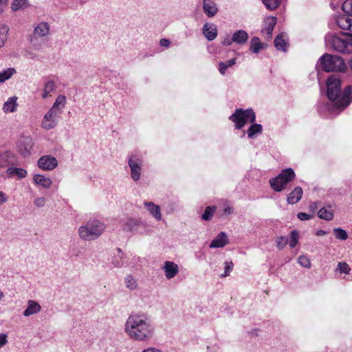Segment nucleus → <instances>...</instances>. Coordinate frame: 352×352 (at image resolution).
<instances>
[{
	"label": "nucleus",
	"mask_w": 352,
	"mask_h": 352,
	"mask_svg": "<svg viewBox=\"0 0 352 352\" xmlns=\"http://www.w3.org/2000/svg\"><path fill=\"white\" fill-rule=\"evenodd\" d=\"M326 44L333 50L343 53L352 54V36L342 38L333 34H329L325 37Z\"/></svg>",
	"instance_id": "5"
},
{
	"label": "nucleus",
	"mask_w": 352,
	"mask_h": 352,
	"mask_svg": "<svg viewBox=\"0 0 352 352\" xmlns=\"http://www.w3.org/2000/svg\"><path fill=\"white\" fill-rule=\"evenodd\" d=\"M336 270H338L340 273L347 274L349 273L351 268L346 263H339Z\"/></svg>",
	"instance_id": "45"
},
{
	"label": "nucleus",
	"mask_w": 352,
	"mask_h": 352,
	"mask_svg": "<svg viewBox=\"0 0 352 352\" xmlns=\"http://www.w3.org/2000/svg\"><path fill=\"white\" fill-rule=\"evenodd\" d=\"M232 37H230L229 36H228L226 38H225L223 39V41H222V44L225 46H229L232 43H234V41H232Z\"/></svg>",
	"instance_id": "50"
},
{
	"label": "nucleus",
	"mask_w": 352,
	"mask_h": 352,
	"mask_svg": "<svg viewBox=\"0 0 352 352\" xmlns=\"http://www.w3.org/2000/svg\"><path fill=\"white\" fill-rule=\"evenodd\" d=\"M298 232L296 230L292 231L290 234V241L289 242L291 248H294L298 243Z\"/></svg>",
	"instance_id": "42"
},
{
	"label": "nucleus",
	"mask_w": 352,
	"mask_h": 352,
	"mask_svg": "<svg viewBox=\"0 0 352 352\" xmlns=\"http://www.w3.org/2000/svg\"><path fill=\"white\" fill-rule=\"evenodd\" d=\"M327 89L329 102L319 105L320 112L327 111L331 114H338L352 102V87L347 86L342 91L340 80L335 75L328 78Z\"/></svg>",
	"instance_id": "1"
},
{
	"label": "nucleus",
	"mask_w": 352,
	"mask_h": 352,
	"mask_svg": "<svg viewBox=\"0 0 352 352\" xmlns=\"http://www.w3.org/2000/svg\"><path fill=\"white\" fill-rule=\"evenodd\" d=\"M8 177L18 176L19 178H25L27 176V171L21 168L10 167L6 170Z\"/></svg>",
	"instance_id": "30"
},
{
	"label": "nucleus",
	"mask_w": 352,
	"mask_h": 352,
	"mask_svg": "<svg viewBox=\"0 0 352 352\" xmlns=\"http://www.w3.org/2000/svg\"><path fill=\"white\" fill-rule=\"evenodd\" d=\"M274 45L278 50L286 51L287 42L284 33L278 34L274 39Z\"/></svg>",
	"instance_id": "29"
},
{
	"label": "nucleus",
	"mask_w": 352,
	"mask_h": 352,
	"mask_svg": "<svg viewBox=\"0 0 352 352\" xmlns=\"http://www.w3.org/2000/svg\"><path fill=\"white\" fill-rule=\"evenodd\" d=\"M349 65H350V67L352 70V58H351L350 61H349Z\"/></svg>",
	"instance_id": "59"
},
{
	"label": "nucleus",
	"mask_w": 352,
	"mask_h": 352,
	"mask_svg": "<svg viewBox=\"0 0 352 352\" xmlns=\"http://www.w3.org/2000/svg\"><path fill=\"white\" fill-rule=\"evenodd\" d=\"M298 263L299 265L305 268H310L311 267V262L309 258L305 255H301L298 257Z\"/></svg>",
	"instance_id": "43"
},
{
	"label": "nucleus",
	"mask_w": 352,
	"mask_h": 352,
	"mask_svg": "<svg viewBox=\"0 0 352 352\" xmlns=\"http://www.w3.org/2000/svg\"><path fill=\"white\" fill-rule=\"evenodd\" d=\"M216 210L215 206H208L206 208L204 212L201 216V219L204 221H208L211 219L214 212Z\"/></svg>",
	"instance_id": "40"
},
{
	"label": "nucleus",
	"mask_w": 352,
	"mask_h": 352,
	"mask_svg": "<svg viewBox=\"0 0 352 352\" xmlns=\"http://www.w3.org/2000/svg\"><path fill=\"white\" fill-rule=\"evenodd\" d=\"M327 232L324 231V230H317L316 232V236H324L325 234H327Z\"/></svg>",
	"instance_id": "56"
},
{
	"label": "nucleus",
	"mask_w": 352,
	"mask_h": 352,
	"mask_svg": "<svg viewBox=\"0 0 352 352\" xmlns=\"http://www.w3.org/2000/svg\"><path fill=\"white\" fill-rule=\"evenodd\" d=\"M342 8L344 12L352 15V0H346L342 3Z\"/></svg>",
	"instance_id": "44"
},
{
	"label": "nucleus",
	"mask_w": 352,
	"mask_h": 352,
	"mask_svg": "<svg viewBox=\"0 0 352 352\" xmlns=\"http://www.w3.org/2000/svg\"><path fill=\"white\" fill-rule=\"evenodd\" d=\"M319 63L322 70L330 72H344L346 66L344 60L336 55L324 54L319 59Z\"/></svg>",
	"instance_id": "6"
},
{
	"label": "nucleus",
	"mask_w": 352,
	"mask_h": 352,
	"mask_svg": "<svg viewBox=\"0 0 352 352\" xmlns=\"http://www.w3.org/2000/svg\"><path fill=\"white\" fill-rule=\"evenodd\" d=\"M142 352H163L162 350H160L155 347H148L144 350H142Z\"/></svg>",
	"instance_id": "53"
},
{
	"label": "nucleus",
	"mask_w": 352,
	"mask_h": 352,
	"mask_svg": "<svg viewBox=\"0 0 352 352\" xmlns=\"http://www.w3.org/2000/svg\"><path fill=\"white\" fill-rule=\"evenodd\" d=\"M17 100L18 98L15 96L9 98L3 105V112L6 113L15 112L18 107Z\"/></svg>",
	"instance_id": "22"
},
{
	"label": "nucleus",
	"mask_w": 352,
	"mask_h": 352,
	"mask_svg": "<svg viewBox=\"0 0 352 352\" xmlns=\"http://www.w3.org/2000/svg\"><path fill=\"white\" fill-rule=\"evenodd\" d=\"M16 69L12 67L8 68L2 72H0V84L11 78L12 76L16 74Z\"/></svg>",
	"instance_id": "35"
},
{
	"label": "nucleus",
	"mask_w": 352,
	"mask_h": 352,
	"mask_svg": "<svg viewBox=\"0 0 352 352\" xmlns=\"http://www.w3.org/2000/svg\"><path fill=\"white\" fill-rule=\"evenodd\" d=\"M67 98L64 95H59L55 100L52 107L44 115L41 126L49 131L56 127L59 118L65 107Z\"/></svg>",
	"instance_id": "3"
},
{
	"label": "nucleus",
	"mask_w": 352,
	"mask_h": 352,
	"mask_svg": "<svg viewBox=\"0 0 352 352\" xmlns=\"http://www.w3.org/2000/svg\"><path fill=\"white\" fill-rule=\"evenodd\" d=\"M8 201V197L6 195L2 192L0 191V205L6 203Z\"/></svg>",
	"instance_id": "52"
},
{
	"label": "nucleus",
	"mask_w": 352,
	"mask_h": 352,
	"mask_svg": "<svg viewBox=\"0 0 352 352\" xmlns=\"http://www.w3.org/2000/svg\"><path fill=\"white\" fill-rule=\"evenodd\" d=\"M9 32V28L5 24H0V48L4 46Z\"/></svg>",
	"instance_id": "36"
},
{
	"label": "nucleus",
	"mask_w": 352,
	"mask_h": 352,
	"mask_svg": "<svg viewBox=\"0 0 352 352\" xmlns=\"http://www.w3.org/2000/svg\"><path fill=\"white\" fill-rule=\"evenodd\" d=\"M50 34V25L45 21L39 22L34 28L33 36L30 39V43L34 44L37 38L47 37Z\"/></svg>",
	"instance_id": "10"
},
{
	"label": "nucleus",
	"mask_w": 352,
	"mask_h": 352,
	"mask_svg": "<svg viewBox=\"0 0 352 352\" xmlns=\"http://www.w3.org/2000/svg\"><path fill=\"white\" fill-rule=\"evenodd\" d=\"M302 189L300 186L296 187L287 196V201L289 204L298 203L302 196Z\"/></svg>",
	"instance_id": "23"
},
{
	"label": "nucleus",
	"mask_w": 352,
	"mask_h": 352,
	"mask_svg": "<svg viewBox=\"0 0 352 352\" xmlns=\"http://www.w3.org/2000/svg\"><path fill=\"white\" fill-rule=\"evenodd\" d=\"M41 310V307L38 302L32 300H30L28 302V307L23 311V316L28 317L40 312Z\"/></svg>",
	"instance_id": "24"
},
{
	"label": "nucleus",
	"mask_w": 352,
	"mask_h": 352,
	"mask_svg": "<svg viewBox=\"0 0 352 352\" xmlns=\"http://www.w3.org/2000/svg\"><path fill=\"white\" fill-rule=\"evenodd\" d=\"M277 19L276 16H267L264 20V28L262 30L265 38L270 39L272 36L274 28L276 24Z\"/></svg>",
	"instance_id": "14"
},
{
	"label": "nucleus",
	"mask_w": 352,
	"mask_h": 352,
	"mask_svg": "<svg viewBox=\"0 0 352 352\" xmlns=\"http://www.w3.org/2000/svg\"><path fill=\"white\" fill-rule=\"evenodd\" d=\"M310 207L311 208H316V203H312L311 205H310Z\"/></svg>",
	"instance_id": "58"
},
{
	"label": "nucleus",
	"mask_w": 352,
	"mask_h": 352,
	"mask_svg": "<svg viewBox=\"0 0 352 352\" xmlns=\"http://www.w3.org/2000/svg\"><path fill=\"white\" fill-rule=\"evenodd\" d=\"M203 10L208 17H213L218 12V8L212 0H203Z\"/></svg>",
	"instance_id": "17"
},
{
	"label": "nucleus",
	"mask_w": 352,
	"mask_h": 352,
	"mask_svg": "<svg viewBox=\"0 0 352 352\" xmlns=\"http://www.w3.org/2000/svg\"><path fill=\"white\" fill-rule=\"evenodd\" d=\"M288 241L286 237L279 236L276 239L277 247L278 249L282 250L287 243Z\"/></svg>",
	"instance_id": "46"
},
{
	"label": "nucleus",
	"mask_w": 352,
	"mask_h": 352,
	"mask_svg": "<svg viewBox=\"0 0 352 352\" xmlns=\"http://www.w3.org/2000/svg\"><path fill=\"white\" fill-rule=\"evenodd\" d=\"M262 126L259 124H254L250 126L248 130V135L250 138H253L255 135L261 133Z\"/></svg>",
	"instance_id": "38"
},
{
	"label": "nucleus",
	"mask_w": 352,
	"mask_h": 352,
	"mask_svg": "<svg viewBox=\"0 0 352 352\" xmlns=\"http://www.w3.org/2000/svg\"><path fill=\"white\" fill-rule=\"evenodd\" d=\"M203 33L208 41H212L217 36V30L214 24L206 23L203 26Z\"/></svg>",
	"instance_id": "21"
},
{
	"label": "nucleus",
	"mask_w": 352,
	"mask_h": 352,
	"mask_svg": "<svg viewBox=\"0 0 352 352\" xmlns=\"http://www.w3.org/2000/svg\"><path fill=\"white\" fill-rule=\"evenodd\" d=\"M105 228L104 223L98 219H91L78 228V234L79 238L83 241H94L102 234Z\"/></svg>",
	"instance_id": "4"
},
{
	"label": "nucleus",
	"mask_w": 352,
	"mask_h": 352,
	"mask_svg": "<svg viewBox=\"0 0 352 352\" xmlns=\"http://www.w3.org/2000/svg\"><path fill=\"white\" fill-rule=\"evenodd\" d=\"M111 263L115 267H122L124 265L123 253L120 249H118V254L112 258Z\"/></svg>",
	"instance_id": "34"
},
{
	"label": "nucleus",
	"mask_w": 352,
	"mask_h": 352,
	"mask_svg": "<svg viewBox=\"0 0 352 352\" xmlns=\"http://www.w3.org/2000/svg\"><path fill=\"white\" fill-rule=\"evenodd\" d=\"M298 218L301 221L309 220L312 218V216L305 212H299L297 214Z\"/></svg>",
	"instance_id": "49"
},
{
	"label": "nucleus",
	"mask_w": 352,
	"mask_h": 352,
	"mask_svg": "<svg viewBox=\"0 0 352 352\" xmlns=\"http://www.w3.org/2000/svg\"><path fill=\"white\" fill-rule=\"evenodd\" d=\"M163 270H164L165 276L167 279L174 278L179 272L178 265L173 261H166Z\"/></svg>",
	"instance_id": "15"
},
{
	"label": "nucleus",
	"mask_w": 352,
	"mask_h": 352,
	"mask_svg": "<svg viewBox=\"0 0 352 352\" xmlns=\"http://www.w3.org/2000/svg\"><path fill=\"white\" fill-rule=\"evenodd\" d=\"M266 47L265 44L261 42L258 37H253L250 41V50L254 54H258L261 50Z\"/></svg>",
	"instance_id": "28"
},
{
	"label": "nucleus",
	"mask_w": 352,
	"mask_h": 352,
	"mask_svg": "<svg viewBox=\"0 0 352 352\" xmlns=\"http://www.w3.org/2000/svg\"><path fill=\"white\" fill-rule=\"evenodd\" d=\"M124 285L127 289L131 291L137 289L138 287V283L136 278H135L132 275L129 274L124 277Z\"/></svg>",
	"instance_id": "32"
},
{
	"label": "nucleus",
	"mask_w": 352,
	"mask_h": 352,
	"mask_svg": "<svg viewBox=\"0 0 352 352\" xmlns=\"http://www.w3.org/2000/svg\"><path fill=\"white\" fill-rule=\"evenodd\" d=\"M122 228L124 231L136 232L141 234H145L147 230V225L140 219L129 218L122 221Z\"/></svg>",
	"instance_id": "9"
},
{
	"label": "nucleus",
	"mask_w": 352,
	"mask_h": 352,
	"mask_svg": "<svg viewBox=\"0 0 352 352\" xmlns=\"http://www.w3.org/2000/svg\"><path fill=\"white\" fill-rule=\"evenodd\" d=\"M30 6V4L28 0H13L11 3V10L13 12H16L19 10H24Z\"/></svg>",
	"instance_id": "31"
},
{
	"label": "nucleus",
	"mask_w": 352,
	"mask_h": 352,
	"mask_svg": "<svg viewBox=\"0 0 352 352\" xmlns=\"http://www.w3.org/2000/svg\"><path fill=\"white\" fill-rule=\"evenodd\" d=\"M131 168V175L134 181H138L140 179L141 170L142 166V160L136 155H132L128 161Z\"/></svg>",
	"instance_id": "11"
},
{
	"label": "nucleus",
	"mask_w": 352,
	"mask_h": 352,
	"mask_svg": "<svg viewBox=\"0 0 352 352\" xmlns=\"http://www.w3.org/2000/svg\"><path fill=\"white\" fill-rule=\"evenodd\" d=\"M56 85L54 80H47L43 85V92L41 94L42 98L47 99L49 97H51L52 93H54L56 91Z\"/></svg>",
	"instance_id": "20"
},
{
	"label": "nucleus",
	"mask_w": 352,
	"mask_h": 352,
	"mask_svg": "<svg viewBox=\"0 0 352 352\" xmlns=\"http://www.w3.org/2000/svg\"><path fill=\"white\" fill-rule=\"evenodd\" d=\"M46 199L45 197H39L34 199V204L37 208H41L43 207L45 205Z\"/></svg>",
	"instance_id": "48"
},
{
	"label": "nucleus",
	"mask_w": 352,
	"mask_h": 352,
	"mask_svg": "<svg viewBox=\"0 0 352 352\" xmlns=\"http://www.w3.org/2000/svg\"><path fill=\"white\" fill-rule=\"evenodd\" d=\"M155 328L149 317L145 313H132L124 324V333L129 338L135 342H148L155 334Z\"/></svg>",
	"instance_id": "2"
},
{
	"label": "nucleus",
	"mask_w": 352,
	"mask_h": 352,
	"mask_svg": "<svg viewBox=\"0 0 352 352\" xmlns=\"http://www.w3.org/2000/svg\"><path fill=\"white\" fill-rule=\"evenodd\" d=\"M225 264V272H224V274L223 275V276L226 277L227 276H228L230 273V272L233 269V263L232 261H226L224 263Z\"/></svg>",
	"instance_id": "47"
},
{
	"label": "nucleus",
	"mask_w": 352,
	"mask_h": 352,
	"mask_svg": "<svg viewBox=\"0 0 352 352\" xmlns=\"http://www.w3.org/2000/svg\"><path fill=\"white\" fill-rule=\"evenodd\" d=\"M34 182L38 185L44 188H49L52 184V181L50 178L47 177L43 175H35L34 176Z\"/></svg>",
	"instance_id": "25"
},
{
	"label": "nucleus",
	"mask_w": 352,
	"mask_h": 352,
	"mask_svg": "<svg viewBox=\"0 0 352 352\" xmlns=\"http://www.w3.org/2000/svg\"><path fill=\"white\" fill-rule=\"evenodd\" d=\"M37 164L42 170H52L58 166V161L52 155H44L39 158Z\"/></svg>",
	"instance_id": "12"
},
{
	"label": "nucleus",
	"mask_w": 352,
	"mask_h": 352,
	"mask_svg": "<svg viewBox=\"0 0 352 352\" xmlns=\"http://www.w3.org/2000/svg\"><path fill=\"white\" fill-rule=\"evenodd\" d=\"M224 212L227 214H231L232 212V209L230 207L226 208L224 209Z\"/></svg>",
	"instance_id": "57"
},
{
	"label": "nucleus",
	"mask_w": 352,
	"mask_h": 352,
	"mask_svg": "<svg viewBox=\"0 0 352 352\" xmlns=\"http://www.w3.org/2000/svg\"><path fill=\"white\" fill-rule=\"evenodd\" d=\"M234 43L239 45L245 43L248 39V34L245 30H238L232 34Z\"/></svg>",
	"instance_id": "26"
},
{
	"label": "nucleus",
	"mask_w": 352,
	"mask_h": 352,
	"mask_svg": "<svg viewBox=\"0 0 352 352\" xmlns=\"http://www.w3.org/2000/svg\"><path fill=\"white\" fill-rule=\"evenodd\" d=\"M336 23L342 30L349 32L346 34L352 36V19L349 15L343 14L338 16Z\"/></svg>",
	"instance_id": "13"
},
{
	"label": "nucleus",
	"mask_w": 352,
	"mask_h": 352,
	"mask_svg": "<svg viewBox=\"0 0 352 352\" xmlns=\"http://www.w3.org/2000/svg\"><path fill=\"white\" fill-rule=\"evenodd\" d=\"M228 243V238L226 232H221L210 243V248H223Z\"/></svg>",
	"instance_id": "16"
},
{
	"label": "nucleus",
	"mask_w": 352,
	"mask_h": 352,
	"mask_svg": "<svg viewBox=\"0 0 352 352\" xmlns=\"http://www.w3.org/2000/svg\"><path fill=\"white\" fill-rule=\"evenodd\" d=\"M229 119L234 123L235 128L240 129L248 122H254L256 120L255 113L252 109L243 110L236 109Z\"/></svg>",
	"instance_id": "8"
},
{
	"label": "nucleus",
	"mask_w": 352,
	"mask_h": 352,
	"mask_svg": "<svg viewBox=\"0 0 352 352\" xmlns=\"http://www.w3.org/2000/svg\"><path fill=\"white\" fill-rule=\"evenodd\" d=\"M236 64V58H232L226 62H220L219 64V72L224 75L226 74V69L228 67H230Z\"/></svg>",
	"instance_id": "37"
},
{
	"label": "nucleus",
	"mask_w": 352,
	"mask_h": 352,
	"mask_svg": "<svg viewBox=\"0 0 352 352\" xmlns=\"http://www.w3.org/2000/svg\"><path fill=\"white\" fill-rule=\"evenodd\" d=\"M7 3V0H0V14L3 12V8Z\"/></svg>",
	"instance_id": "55"
},
{
	"label": "nucleus",
	"mask_w": 352,
	"mask_h": 352,
	"mask_svg": "<svg viewBox=\"0 0 352 352\" xmlns=\"http://www.w3.org/2000/svg\"><path fill=\"white\" fill-rule=\"evenodd\" d=\"M333 232H335L336 237L338 239L346 240L348 239L347 232L342 228H334Z\"/></svg>",
	"instance_id": "41"
},
{
	"label": "nucleus",
	"mask_w": 352,
	"mask_h": 352,
	"mask_svg": "<svg viewBox=\"0 0 352 352\" xmlns=\"http://www.w3.org/2000/svg\"><path fill=\"white\" fill-rule=\"evenodd\" d=\"M318 215L319 218L327 221H331L333 218V212L331 207H323L320 208L318 212Z\"/></svg>",
	"instance_id": "33"
},
{
	"label": "nucleus",
	"mask_w": 352,
	"mask_h": 352,
	"mask_svg": "<svg viewBox=\"0 0 352 352\" xmlns=\"http://www.w3.org/2000/svg\"><path fill=\"white\" fill-rule=\"evenodd\" d=\"M160 45L161 46L168 47L170 45V41L166 38L161 39Z\"/></svg>",
	"instance_id": "54"
},
{
	"label": "nucleus",
	"mask_w": 352,
	"mask_h": 352,
	"mask_svg": "<svg viewBox=\"0 0 352 352\" xmlns=\"http://www.w3.org/2000/svg\"><path fill=\"white\" fill-rule=\"evenodd\" d=\"M263 3L270 10L276 9L281 3V0H262Z\"/></svg>",
	"instance_id": "39"
},
{
	"label": "nucleus",
	"mask_w": 352,
	"mask_h": 352,
	"mask_svg": "<svg viewBox=\"0 0 352 352\" xmlns=\"http://www.w3.org/2000/svg\"><path fill=\"white\" fill-rule=\"evenodd\" d=\"M7 343V336L6 334H0V348Z\"/></svg>",
	"instance_id": "51"
},
{
	"label": "nucleus",
	"mask_w": 352,
	"mask_h": 352,
	"mask_svg": "<svg viewBox=\"0 0 352 352\" xmlns=\"http://www.w3.org/2000/svg\"><path fill=\"white\" fill-rule=\"evenodd\" d=\"M296 177L294 170L291 168H285L275 177L270 179L271 188L276 192H281L286 188L287 184Z\"/></svg>",
	"instance_id": "7"
},
{
	"label": "nucleus",
	"mask_w": 352,
	"mask_h": 352,
	"mask_svg": "<svg viewBox=\"0 0 352 352\" xmlns=\"http://www.w3.org/2000/svg\"><path fill=\"white\" fill-rule=\"evenodd\" d=\"M144 206L155 219L161 220L162 214L159 206L154 204L153 202H145Z\"/></svg>",
	"instance_id": "27"
},
{
	"label": "nucleus",
	"mask_w": 352,
	"mask_h": 352,
	"mask_svg": "<svg viewBox=\"0 0 352 352\" xmlns=\"http://www.w3.org/2000/svg\"><path fill=\"white\" fill-rule=\"evenodd\" d=\"M33 146V142L31 138H25L21 141V144L19 147V152L23 157H27L30 154V151Z\"/></svg>",
	"instance_id": "19"
},
{
	"label": "nucleus",
	"mask_w": 352,
	"mask_h": 352,
	"mask_svg": "<svg viewBox=\"0 0 352 352\" xmlns=\"http://www.w3.org/2000/svg\"><path fill=\"white\" fill-rule=\"evenodd\" d=\"M3 296V292H1L0 293V300L1 299V298Z\"/></svg>",
	"instance_id": "60"
},
{
	"label": "nucleus",
	"mask_w": 352,
	"mask_h": 352,
	"mask_svg": "<svg viewBox=\"0 0 352 352\" xmlns=\"http://www.w3.org/2000/svg\"><path fill=\"white\" fill-rule=\"evenodd\" d=\"M16 162L15 157L12 152L4 151L0 153V168L13 165Z\"/></svg>",
	"instance_id": "18"
}]
</instances>
